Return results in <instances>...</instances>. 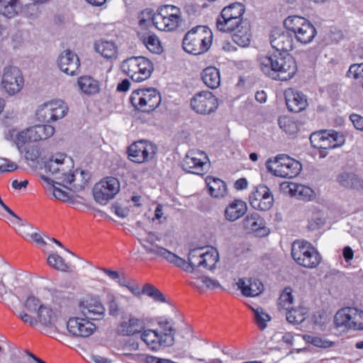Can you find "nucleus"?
<instances>
[{
  "label": "nucleus",
  "mask_w": 363,
  "mask_h": 363,
  "mask_svg": "<svg viewBox=\"0 0 363 363\" xmlns=\"http://www.w3.org/2000/svg\"><path fill=\"white\" fill-rule=\"evenodd\" d=\"M293 35L286 29H275L270 37V43L279 53L261 55L257 61L261 72L273 79L286 81L291 79L297 72L294 58L287 52L293 48Z\"/></svg>",
  "instance_id": "obj_1"
},
{
  "label": "nucleus",
  "mask_w": 363,
  "mask_h": 363,
  "mask_svg": "<svg viewBox=\"0 0 363 363\" xmlns=\"http://www.w3.org/2000/svg\"><path fill=\"white\" fill-rule=\"evenodd\" d=\"M219 260L218 252L216 248H194L188 255V263L183 259V270L198 274L203 269L212 270Z\"/></svg>",
  "instance_id": "obj_2"
},
{
  "label": "nucleus",
  "mask_w": 363,
  "mask_h": 363,
  "mask_svg": "<svg viewBox=\"0 0 363 363\" xmlns=\"http://www.w3.org/2000/svg\"><path fill=\"white\" fill-rule=\"evenodd\" d=\"M212 35L206 26H197L183 38V50L194 55L206 52L211 45Z\"/></svg>",
  "instance_id": "obj_3"
},
{
  "label": "nucleus",
  "mask_w": 363,
  "mask_h": 363,
  "mask_svg": "<svg viewBox=\"0 0 363 363\" xmlns=\"http://www.w3.org/2000/svg\"><path fill=\"white\" fill-rule=\"evenodd\" d=\"M269 172L276 177L294 178L299 174L302 169L301 164L287 155L280 154L274 160L269 159L266 162Z\"/></svg>",
  "instance_id": "obj_4"
},
{
  "label": "nucleus",
  "mask_w": 363,
  "mask_h": 363,
  "mask_svg": "<svg viewBox=\"0 0 363 363\" xmlns=\"http://www.w3.org/2000/svg\"><path fill=\"white\" fill-rule=\"evenodd\" d=\"M121 68L135 82L147 79L154 70L152 62L143 56H133L124 60Z\"/></svg>",
  "instance_id": "obj_5"
},
{
  "label": "nucleus",
  "mask_w": 363,
  "mask_h": 363,
  "mask_svg": "<svg viewBox=\"0 0 363 363\" xmlns=\"http://www.w3.org/2000/svg\"><path fill=\"white\" fill-rule=\"evenodd\" d=\"M291 256L301 266L306 268H315L322 260L318 251L308 241L296 240L291 246Z\"/></svg>",
  "instance_id": "obj_6"
},
{
  "label": "nucleus",
  "mask_w": 363,
  "mask_h": 363,
  "mask_svg": "<svg viewBox=\"0 0 363 363\" xmlns=\"http://www.w3.org/2000/svg\"><path fill=\"white\" fill-rule=\"evenodd\" d=\"M284 26L290 30L296 40L301 44L311 43L317 35L315 26L306 18L298 16H289L285 19Z\"/></svg>",
  "instance_id": "obj_7"
},
{
  "label": "nucleus",
  "mask_w": 363,
  "mask_h": 363,
  "mask_svg": "<svg viewBox=\"0 0 363 363\" xmlns=\"http://www.w3.org/2000/svg\"><path fill=\"white\" fill-rule=\"evenodd\" d=\"M131 104L138 110L150 113L159 106L161 103L160 92L154 88L136 89L130 96Z\"/></svg>",
  "instance_id": "obj_8"
},
{
  "label": "nucleus",
  "mask_w": 363,
  "mask_h": 363,
  "mask_svg": "<svg viewBox=\"0 0 363 363\" xmlns=\"http://www.w3.org/2000/svg\"><path fill=\"white\" fill-rule=\"evenodd\" d=\"M120 191V182L117 178L108 177L96 183L92 190L96 202L106 205Z\"/></svg>",
  "instance_id": "obj_9"
},
{
  "label": "nucleus",
  "mask_w": 363,
  "mask_h": 363,
  "mask_svg": "<svg viewBox=\"0 0 363 363\" xmlns=\"http://www.w3.org/2000/svg\"><path fill=\"white\" fill-rule=\"evenodd\" d=\"M334 322L337 327L347 329L363 330V311L357 308L346 307L339 310L335 317Z\"/></svg>",
  "instance_id": "obj_10"
},
{
  "label": "nucleus",
  "mask_w": 363,
  "mask_h": 363,
  "mask_svg": "<svg viewBox=\"0 0 363 363\" xmlns=\"http://www.w3.org/2000/svg\"><path fill=\"white\" fill-rule=\"evenodd\" d=\"M1 86L9 96H14L24 86V78L21 69L13 65L6 66L2 72Z\"/></svg>",
  "instance_id": "obj_11"
},
{
  "label": "nucleus",
  "mask_w": 363,
  "mask_h": 363,
  "mask_svg": "<svg viewBox=\"0 0 363 363\" xmlns=\"http://www.w3.org/2000/svg\"><path fill=\"white\" fill-rule=\"evenodd\" d=\"M190 107L200 115H210L218 107V99L209 91H201L196 93L190 99Z\"/></svg>",
  "instance_id": "obj_12"
},
{
  "label": "nucleus",
  "mask_w": 363,
  "mask_h": 363,
  "mask_svg": "<svg viewBox=\"0 0 363 363\" xmlns=\"http://www.w3.org/2000/svg\"><path fill=\"white\" fill-rule=\"evenodd\" d=\"M155 145L147 140H139L128 149L129 159L135 163H143L152 160L157 152Z\"/></svg>",
  "instance_id": "obj_13"
},
{
  "label": "nucleus",
  "mask_w": 363,
  "mask_h": 363,
  "mask_svg": "<svg viewBox=\"0 0 363 363\" xmlns=\"http://www.w3.org/2000/svg\"><path fill=\"white\" fill-rule=\"evenodd\" d=\"M198 338L194 335L192 327L184 323L183 325V363H196L203 359L198 358Z\"/></svg>",
  "instance_id": "obj_14"
},
{
  "label": "nucleus",
  "mask_w": 363,
  "mask_h": 363,
  "mask_svg": "<svg viewBox=\"0 0 363 363\" xmlns=\"http://www.w3.org/2000/svg\"><path fill=\"white\" fill-rule=\"evenodd\" d=\"M207 155L200 150L188 152L183 160V170L189 173L202 174V172L208 167Z\"/></svg>",
  "instance_id": "obj_15"
},
{
  "label": "nucleus",
  "mask_w": 363,
  "mask_h": 363,
  "mask_svg": "<svg viewBox=\"0 0 363 363\" xmlns=\"http://www.w3.org/2000/svg\"><path fill=\"white\" fill-rule=\"evenodd\" d=\"M251 206L257 210L267 211L273 205L274 198L269 189L264 185H259L251 193L249 197Z\"/></svg>",
  "instance_id": "obj_16"
},
{
  "label": "nucleus",
  "mask_w": 363,
  "mask_h": 363,
  "mask_svg": "<svg viewBox=\"0 0 363 363\" xmlns=\"http://www.w3.org/2000/svg\"><path fill=\"white\" fill-rule=\"evenodd\" d=\"M67 328L74 337H88L96 330V325L86 318H70L67 322Z\"/></svg>",
  "instance_id": "obj_17"
},
{
  "label": "nucleus",
  "mask_w": 363,
  "mask_h": 363,
  "mask_svg": "<svg viewBox=\"0 0 363 363\" xmlns=\"http://www.w3.org/2000/svg\"><path fill=\"white\" fill-rule=\"evenodd\" d=\"M57 63L60 69L67 75L76 76L79 73V59L69 50L63 51L59 55Z\"/></svg>",
  "instance_id": "obj_18"
},
{
  "label": "nucleus",
  "mask_w": 363,
  "mask_h": 363,
  "mask_svg": "<svg viewBox=\"0 0 363 363\" xmlns=\"http://www.w3.org/2000/svg\"><path fill=\"white\" fill-rule=\"evenodd\" d=\"M62 177H56L57 179H62L63 182L72 185L71 189L74 191H80L84 189V186L89 180L91 175L87 171L75 170L74 173H62Z\"/></svg>",
  "instance_id": "obj_19"
},
{
  "label": "nucleus",
  "mask_w": 363,
  "mask_h": 363,
  "mask_svg": "<svg viewBox=\"0 0 363 363\" xmlns=\"http://www.w3.org/2000/svg\"><path fill=\"white\" fill-rule=\"evenodd\" d=\"M285 99L287 108L291 112L299 113L307 106L306 96L292 89L285 91Z\"/></svg>",
  "instance_id": "obj_20"
},
{
  "label": "nucleus",
  "mask_w": 363,
  "mask_h": 363,
  "mask_svg": "<svg viewBox=\"0 0 363 363\" xmlns=\"http://www.w3.org/2000/svg\"><path fill=\"white\" fill-rule=\"evenodd\" d=\"M242 225L245 230L257 233L259 236L267 235L269 233V230L264 226V220L256 212L248 214L243 219Z\"/></svg>",
  "instance_id": "obj_21"
},
{
  "label": "nucleus",
  "mask_w": 363,
  "mask_h": 363,
  "mask_svg": "<svg viewBox=\"0 0 363 363\" xmlns=\"http://www.w3.org/2000/svg\"><path fill=\"white\" fill-rule=\"evenodd\" d=\"M144 322L131 315L128 321H122L118 326L117 333L123 336H130L140 333L144 328Z\"/></svg>",
  "instance_id": "obj_22"
},
{
  "label": "nucleus",
  "mask_w": 363,
  "mask_h": 363,
  "mask_svg": "<svg viewBox=\"0 0 363 363\" xmlns=\"http://www.w3.org/2000/svg\"><path fill=\"white\" fill-rule=\"evenodd\" d=\"M238 289H240L245 296H257L264 290L262 282L256 279H240L237 283Z\"/></svg>",
  "instance_id": "obj_23"
},
{
  "label": "nucleus",
  "mask_w": 363,
  "mask_h": 363,
  "mask_svg": "<svg viewBox=\"0 0 363 363\" xmlns=\"http://www.w3.org/2000/svg\"><path fill=\"white\" fill-rule=\"evenodd\" d=\"M247 211V203L240 200L235 199L225 209V218L230 222H234L242 217Z\"/></svg>",
  "instance_id": "obj_24"
},
{
  "label": "nucleus",
  "mask_w": 363,
  "mask_h": 363,
  "mask_svg": "<svg viewBox=\"0 0 363 363\" xmlns=\"http://www.w3.org/2000/svg\"><path fill=\"white\" fill-rule=\"evenodd\" d=\"M141 339L147 345L159 343L160 345L168 347L173 344V339L169 335H159L158 330H145L141 335Z\"/></svg>",
  "instance_id": "obj_25"
},
{
  "label": "nucleus",
  "mask_w": 363,
  "mask_h": 363,
  "mask_svg": "<svg viewBox=\"0 0 363 363\" xmlns=\"http://www.w3.org/2000/svg\"><path fill=\"white\" fill-rule=\"evenodd\" d=\"M82 313L87 319H100L104 314L105 308L103 305L98 302L83 301L79 305Z\"/></svg>",
  "instance_id": "obj_26"
},
{
  "label": "nucleus",
  "mask_w": 363,
  "mask_h": 363,
  "mask_svg": "<svg viewBox=\"0 0 363 363\" xmlns=\"http://www.w3.org/2000/svg\"><path fill=\"white\" fill-rule=\"evenodd\" d=\"M233 33L232 37L235 43L242 48L250 45L252 34L250 23L247 20L239 26V28L235 29Z\"/></svg>",
  "instance_id": "obj_27"
},
{
  "label": "nucleus",
  "mask_w": 363,
  "mask_h": 363,
  "mask_svg": "<svg viewBox=\"0 0 363 363\" xmlns=\"http://www.w3.org/2000/svg\"><path fill=\"white\" fill-rule=\"evenodd\" d=\"M141 245L147 253L152 254L155 256L162 257L166 259L168 262L174 263L177 267L182 266V258L174 253L169 252L167 249L159 245H155V247H150L147 245L144 244L143 242H141Z\"/></svg>",
  "instance_id": "obj_28"
},
{
  "label": "nucleus",
  "mask_w": 363,
  "mask_h": 363,
  "mask_svg": "<svg viewBox=\"0 0 363 363\" xmlns=\"http://www.w3.org/2000/svg\"><path fill=\"white\" fill-rule=\"evenodd\" d=\"M179 18L180 16L177 13H171L167 17L155 16L153 17V23L160 30L172 31L179 26Z\"/></svg>",
  "instance_id": "obj_29"
},
{
  "label": "nucleus",
  "mask_w": 363,
  "mask_h": 363,
  "mask_svg": "<svg viewBox=\"0 0 363 363\" xmlns=\"http://www.w3.org/2000/svg\"><path fill=\"white\" fill-rule=\"evenodd\" d=\"M20 9L28 15L25 9L22 8L19 0H0V14L6 18H11L18 16Z\"/></svg>",
  "instance_id": "obj_30"
},
{
  "label": "nucleus",
  "mask_w": 363,
  "mask_h": 363,
  "mask_svg": "<svg viewBox=\"0 0 363 363\" xmlns=\"http://www.w3.org/2000/svg\"><path fill=\"white\" fill-rule=\"evenodd\" d=\"M245 21L244 19L230 18V17L219 15L216 19V28L223 33H233V30L239 28V26Z\"/></svg>",
  "instance_id": "obj_31"
},
{
  "label": "nucleus",
  "mask_w": 363,
  "mask_h": 363,
  "mask_svg": "<svg viewBox=\"0 0 363 363\" xmlns=\"http://www.w3.org/2000/svg\"><path fill=\"white\" fill-rule=\"evenodd\" d=\"M209 194L215 198L223 197L226 194L225 183L219 178L208 176L206 179Z\"/></svg>",
  "instance_id": "obj_32"
},
{
  "label": "nucleus",
  "mask_w": 363,
  "mask_h": 363,
  "mask_svg": "<svg viewBox=\"0 0 363 363\" xmlns=\"http://www.w3.org/2000/svg\"><path fill=\"white\" fill-rule=\"evenodd\" d=\"M201 79L206 86L215 89L220 84V72L214 67H208L203 70Z\"/></svg>",
  "instance_id": "obj_33"
},
{
  "label": "nucleus",
  "mask_w": 363,
  "mask_h": 363,
  "mask_svg": "<svg viewBox=\"0 0 363 363\" xmlns=\"http://www.w3.org/2000/svg\"><path fill=\"white\" fill-rule=\"evenodd\" d=\"M54 133L55 128L50 125H37L28 128V134L30 135L33 142L45 140Z\"/></svg>",
  "instance_id": "obj_34"
},
{
  "label": "nucleus",
  "mask_w": 363,
  "mask_h": 363,
  "mask_svg": "<svg viewBox=\"0 0 363 363\" xmlns=\"http://www.w3.org/2000/svg\"><path fill=\"white\" fill-rule=\"evenodd\" d=\"M37 314L38 323H40L47 327H55V323L57 320V312L45 305H43V306L40 307Z\"/></svg>",
  "instance_id": "obj_35"
},
{
  "label": "nucleus",
  "mask_w": 363,
  "mask_h": 363,
  "mask_svg": "<svg viewBox=\"0 0 363 363\" xmlns=\"http://www.w3.org/2000/svg\"><path fill=\"white\" fill-rule=\"evenodd\" d=\"M80 89L86 94L92 95L99 93L100 88L98 81L89 76L81 77L78 79Z\"/></svg>",
  "instance_id": "obj_36"
},
{
  "label": "nucleus",
  "mask_w": 363,
  "mask_h": 363,
  "mask_svg": "<svg viewBox=\"0 0 363 363\" xmlns=\"http://www.w3.org/2000/svg\"><path fill=\"white\" fill-rule=\"evenodd\" d=\"M279 128L289 135H295L299 131L300 123L293 118L283 116L278 119Z\"/></svg>",
  "instance_id": "obj_37"
},
{
  "label": "nucleus",
  "mask_w": 363,
  "mask_h": 363,
  "mask_svg": "<svg viewBox=\"0 0 363 363\" xmlns=\"http://www.w3.org/2000/svg\"><path fill=\"white\" fill-rule=\"evenodd\" d=\"M95 50L104 57L113 59L116 57L117 48L115 44L111 41H101L94 45Z\"/></svg>",
  "instance_id": "obj_38"
},
{
  "label": "nucleus",
  "mask_w": 363,
  "mask_h": 363,
  "mask_svg": "<svg viewBox=\"0 0 363 363\" xmlns=\"http://www.w3.org/2000/svg\"><path fill=\"white\" fill-rule=\"evenodd\" d=\"M289 188L291 196L299 199L310 200L313 196V191L308 186L296 183H291L289 184Z\"/></svg>",
  "instance_id": "obj_39"
},
{
  "label": "nucleus",
  "mask_w": 363,
  "mask_h": 363,
  "mask_svg": "<svg viewBox=\"0 0 363 363\" xmlns=\"http://www.w3.org/2000/svg\"><path fill=\"white\" fill-rule=\"evenodd\" d=\"M245 12V6L238 2L230 4V5L224 7L220 15L230 17V18H243V15Z\"/></svg>",
  "instance_id": "obj_40"
},
{
  "label": "nucleus",
  "mask_w": 363,
  "mask_h": 363,
  "mask_svg": "<svg viewBox=\"0 0 363 363\" xmlns=\"http://www.w3.org/2000/svg\"><path fill=\"white\" fill-rule=\"evenodd\" d=\"M292 289L290 287L284 289L278 300V308L279 311H289L292 308L294 297L292 296Z\"/></svg>",
  "instance_id": "obj_41"
},
{
  "label": "nucleus",
  "mask_w": 363,
  "mask_h": 363,
  "mask_svg": "<svg viewBox=\"0 0 363 363\" xmlns=\"http://www.w3.org/2000/svg\"><path fill=\"white\" fill-rule=\"evenodd\" d=\"M48 264L54 269L61 272H71V267L57 254H50L47 259Z\"/></svg>",
  "instance_id": "obj_42"
},
{
  "label": "nucleus",
  "mask_w": 363,
  "mask_h": 363,
  "mask_svg": "<svg viewBox=\"0 0 363 363\" xmlns=\"http://www.w3.org/2000/svg\"><path fill=\"white\" fill-rule=\"evenodd\" d=\"M142 293L156 302H167L164 295L152 284H145L142 288Z\"/></svg>",
  "instance_id": "obj_43"
},
{
  "label": "nucleus",
  "mask_w": 363,
  "mask_h": 363,
  "mask_svg": "<svg viewBox=\"0 0 363 363\" xmlns=\"http://www.w3.org/2000/svg\"><path fill=\"white\" fill-rule=\"evenodd\" d=\"M143 41L146 48L152 53L160 54L162 52V47L158 38L152 34L147 36H143Z\"/></svg>",
  "instance_id": "obj_44"
},
{
  "label": "nucleus",
  "mask_w": 363,
  "mask_h": 363,
  "mask_svg": "<svg viewBox=\"0 0 363 363\" xmlns=\"http://www.w3.org/2000/svg\"><path fill=\"white\" fill-rule=\"evenodd\" d=\"M303 339L306 342L310 343L315 347L323 349L333 347L335 345V343L333 341H330L325 338L314 336L312 335H306L303 336Z\"/></svg>",
  "instance_id": "obj_45"
},
{
  "label": "nucleus",
  "mask_w": 363,
  "mask_h": 363,
  "mask_svg": "<svg viewBox=\"0 0 363 363\" xmlns=\"http://www.w3.org/2000/svg\"><path fill=\"white\" fill-rule=\"evenodd\" d=\"M52 106V116L54 121L62 118L68 111V107L62 100H55L50 101Z\"/></svg>",
  "instance_id": "obj_46"
},
{
  "label": "nucleus",
  "mask_w": 363,
  "mask_h": 363,
  "mask_svg": "<svg viewBox=\"0 0 363 363\" xmlns=\"http://www.w3.org/2000/svg\"><path fill=\"white\" fill-rule=\"evenodd\" d=\"M50 102L45 103L40 106L36 112L38 120L46 123L55 122Z\"/></svg>",
  "instance_id": "obj_47"
},
{
  "label": "nucleus",
  "mask_w": 363,
  "mask_h": 363,
  "mask_svg": "<svg viewBox=\"0 0 363 363\" xmlns=\"http://www.w3.org/2000/svg\"><path fill=\"white\" fill-rule=\"evenodd\" d=\"M255 314V321L258 328L263 330L267 328V322L271 320L270 315L267 313L262 308L252 309Z\"/></svg>",
  "instance_id": "obj_48"
},
{
  "label": "nucleus",
  "mask_w": 363,
  "mask_h": 363,
  "mask_svg": "<svg viewBox=\"0 0 363 363\" xmlns=\"http://www.w3.org/2000/svg\"><path fill=\"white\" fill-rule=\"evenodd\" d=\"M29 142H33V140L30 135L28 134V128L17 133L15 145L21 153L23 152L24 145Z\"/></svg>",
  "instance_id": "obj_49"
},
{
  "label": "nucleus",
  "mask_w": 363,
  "mask_h": 363,
  "mask_svg": "<svg viewBox=\"0 0 363 363\" xmlns=\"http://www.w3.org/2000/svg\"><path fill=\"white\" fill-rule=\"evenodd\" d=\"M337 181L342 186L350 188L356 185L358 178L353 173L344 172L337 177Z\"/></svg>",
  "instance_id": "obj_50"
},
{
  "label": "nucleus",
  "mask_w": 363,
  "mask_h": 363,
  "mask_svg": "<svg viewBox=\"0 0 363 363\" xmlns=\"http://www.w3.org/2000/svg\"><path fill=\"white\" fill-rule=\"evenodd\" d=\"M40 300L34 296H30L24 303L25 309L30 313H37L40 307L43 306Z\"/></svg>",
  "instance_id": "obj_51"
},
{
  "label": "nucleus",
  "mask_w": 363,
  "mask_h": 363,
  "mask_svg": "<svg viewBox=\"0 0 363 363\" xmlns=\"http://www.w3.org/2000/svg\"><path fill=\"white\" fill-rule=\"evenodd\" d=\"M286 316L287 321L293 324L301 323L305 320L303 314L294 308L286 312Z\"/></svg>",
  "instance_id": "obj_52"
},
{
  "label": "nucleus",
  "mask_w": 363,
  "mask_h": 363,
  "mask_svg": "<svg viewBox=\"0 0 363 363\" xmlns=\"http://www.w3.org/2000/svg\"><path fill=\"white\" fill-rule=\"evenodd\" d=\"M158 325L160 326V330H157L159 331V335H169L174 340V330L173 329L172 321L162 320L161 318L158 321Z\"/></svg>",
  "instance_id": "obj_53"
},
{
  "label": "nucleus",
  "mask_w": 363,
  "mask_h": 363,
  "mask_svg": "<svg viewBox=\"0 0 363 363\" xmlns=\"http://www.w3.org/2000/svg\"><path fill=\"white\" fill-rule=\"evenodd\" d=\"M24 157L26 160L34 162L40 155V149L37 145H30L23 148Z\"/></svg>",
  "instance_id": "obj_54"
},
{
  "label": "nucleus",
  "mask_w": 363,
  "mask_h": 363,
  "mask_svg": "<svg viewBox=\"0 0 363 363\" xmlns=\"http://www.w3.org/2000/svg\"><path fill=\"white\" fill-rule=\"evenodd\" d=\"M62 164V161L60 159H50L45 162L44 167L47 172H50L53 175L60 173V166Z\"/></svg>",
  "instance_id": "obj_55"
},
{
  "label": "nucleus",
  "mask_w": 363,
  "mask_h": 363,
  "mask_svg": "<svg viewBox=\"0 0 363 363\" xmlns=\"http://www.w3.org/2000/svg\"><path fill=\"white\" fill-rule=\"evenodd\" d=\"M328 137L334 148L342 146L345 141L344 135L335 130L328 131Z\"/></svg>",
  "instance_id": "obj_56"
},
{
  "label": "nucleus",
  "mask_w": 363,
  "mask_h": 363,
  "mask_svg": "<svg viewBox=\"0 0 363 363\" xmlns=\"http://www.w3.org/2000/svg\"><path fill=\"white\" fill-rule=\"evenodd\" d=\"M108 313L111 316H118L120 314L121 308L116 298L112 294L107 295Z\"/></svg>",
  "instance_id": "obj_57"
},
{
  "label": "nucleus",
  "mask_w": 363,
  "mask_h": 363,
  "mask_svg": "<svg viewBox=\"0 0 363 363\" xmlns=\"http://www.w3.org/2000/svg\"><path fill=\"white\" fill-rule=\"evenodd\" d=\"M347 76L354 79H363V63L351 65L347 72Z\"/></svg>",
  "instance_id": "obj_58"
},
{
  "label": "nucleus",
  "mask_w": 363,
  "mask_h": 363,
  "mask_svg": "<svg viewBox=\"0 0 363 363\" xmlns=\"http://www.w3.org/2000/svg\"><path fill=\"white\" fill-rule=\"evenodd\" d=\"M326 134V130L313 133L310 136V142L311 145L317 148L321 147L322 140L324 138V135Z\"/></svg>",
  "instance_id": "obj_59"
},
{
  "label": "nucleus",
  "mask_w": 363,
  "mask_h": 363,
  "mask_svg": "<svg viewBox=\"0 0 363 363\" xmlns=\"http://www.w3.org/2000/svg\"><path fill=\"white\" fill-rule=\"evenodd\" d=\"M155 15V13H152V10L145 9L138 16L140 26H145L146 21L148 20H152L153 22V17Z\"/></svg>",
  "instance_id": "obj_60"
},
{
  "label": "nucleus",
  "mask_w": 363,
  "mask_h": 363,
  "mask_svg": "<svg viewBox=\"0 0 363 363\" xmlns=\"http://www.w3.org/2000/svg\"><path fill=\"white\" fill-rule=\"evenodd\" d=\"M174 10H177L178 11H179V9L176 6L172 5H164L159 9L158 12L157 13H156L155 16H160L161 17H167L169 16L171 13H174L173 12Z\"/></svg>",
  "instance_id": "obj_61"
},
{
  "label": "nucleus",
  "mask_w": 363,
  "mask_h": 363,
  "mask_svg": "<svg viewBox=\"0 0 363 363\" xmlns=\"http://www.w3.org/2000/svg\"><path fill=\"white\" fill-rule=\"evenodd\" d=\"M160 238L157 236L155 233L153 232H149L147 233V236L144 239H139L140 243L141 244V242H143L144 244L147 245L150 247H155V245H157L155 242L156 240H160Z\"/></svg>",
  "instance_id": "obj_62"
},
{
  "label": "nucleus",
  "mask_w": 363,
  "mask_h": 363,
  "mask_svg": "<svg viewBox=\"0 0 363 363\" xmlns=\"http://www.w3.org/2000/svg\"><path fill=\"white\" fill-rule=\"evenodd\" d=\"M201 281L207 288L211 289H214L220 286V284L217 280L208 277H201Z\"/></svg>",
  "instance_id": "obj_63"
},
{
  "label": "nucleus",
  "mask_w": 363,
  "mask_h": 363,
  "mask_svg": "<svg viewBox=\"0 0 363 363\" xmlns=\"http://www.w3.org/2000/svg\"><path fill=\"white\" fill-rule=\"evenodd\" d=\"M350 121L352 122L354 128L357 130L363 131V117L358 114H352L350 116Z\"/></svg>",
  "instance_id": "obj_64"
}]
</instances>
